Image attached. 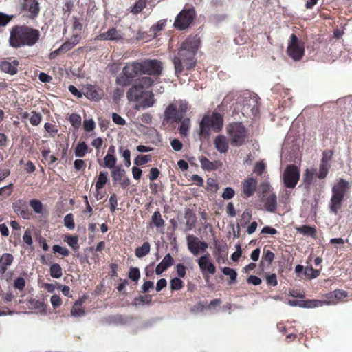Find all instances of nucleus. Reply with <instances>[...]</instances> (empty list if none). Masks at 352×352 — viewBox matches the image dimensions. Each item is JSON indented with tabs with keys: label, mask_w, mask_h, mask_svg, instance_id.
Returning a JSON list of instances; mask_svg holds the SVG:
<instances>
[{
	"label": "nucleus",
	"mask_w": 352,
	"mask_h": 352,
	"mask_svg": "<svg viewBox=\"0 0 352 352\" xmlns=\"http://www.w3.org/2000/svg\"><path fill=\"white\" fill-rule=\"evenodd\" d=\"M198 47V40L195 38H187L182 43L177 55L173 59L176 74H181L185 69L190 70L195 67V56Z\"/></svg>",
	"instance_id": "1"
},
{
	"label": "nucleus",
	"mask_w": 352,
	"mask_h": 352,
	"mask_svg": "<svg viewBox=\"0 0 352 352\" xmlns=\"http://www.w3.org/2000/svg\"><path fill=\"white\" fill-rule=\"evenodd\" d=\"M41 32L38 30L27 25H15L10 32L9 45L18 49L24 47H32L40 38Z\"/></svg>",
	"instance_id": "2"
},
{
	"label": "nucleus",
	"mask_w": 352,
	"mask_h": 352,
	"mask_svg": "<svg viewBox=\"0 0 352 352\" xmlns=\"http://www.w3.org/2000/svg\"><path fill=\"white\" fill-rule=\"evenodd\" d=\"M351 186V182L340 179L332 187V195L329 203L330 211L338 214L341 208L344 195Z\"/></svg>",
	"instance_id": "3"
},
{
	"label": "nucleus",
	"mask_w": 352,
	"mask_h": 352,
	"mask_svg": "<svg viewBox=\"0 0 352 352\" xmlns=\"http://www.w3.org/2000/svg\"><path fill=\"white\" fill-rule=\"evenodd\" d=\"M227 132L233 146H241L244 144L247 131L241 122H234L227 126Z\"/></svg>",
	"instance_id": "4"
},
{
	"label": "nucleus",
	"mask_w": 352,
	"mask_h": 352,
	"mask_svg": "<svg viewBox=\"0 0 352 352\" xmlns=\"http://www.w3.org/2000/svg\"><path fill=\"white\" fill-rule=\"evenodd\" d=\"M287 52L289 56L295 61L300 60L305 54L304 44L294 34L291 35L288 42Z\"/></svg>",
	"instance_id": "5"
},
{
	"label": "nucleus",
	"mask_w": 352,
	"mask_h": 352,
	"mask_svg": "<svg viewBox=\"0 0 352 352\" xmlns=\"http://www.w3.org/2000/svg\"><path fill=\"white\" fill-rule=\"evenodd\" d=\"M300 176V170L296 166L288 165L284 170L282 177L285 186L287 188H294L299 181Z\"/></svg>",
	"instance_id": "6"
},
{
	"label": "nucleus",
	"mask_w": 352,
	"mask_h": 352,
	"mask_svg": "<svg viewBox=\"0 0 352 352\" xmlns=\"http://www.w3.org/2000/svg\"><path fill=\"white\" fill-rule=\"evenodd\" d=\"M195 17V11L193 8L183 9L177 16L174 26L179 30H184L190 26Z\"/></svg>",
	"instance_id": "7"
},
{
	"label": "nucleus",
	"mask_w": 352,
	"mask_h": 352,
	"mask_svg": "<svg viewBox=\"0 0 352 352\" xmlns=\"http://www.w3.org/2000/svg\"><path fill=\"white\" fill-rule=\"evenodd\" d=\"M187 247L190 252L194 255L197 256L199 254L207 252L208 245L206 242L201 241L194 235H188L186 237Z\"/></svg>",
	"instance_id": "8"
},
{
	"label": "nucleus",
	"mask_w": 352,
	"mask_h": 352,
	"mask_svg": "<svg viewBox=\"0 0 352 352\" xmlns=\"http://www.w3.org/2000/svg\"><path fill=\"white\" fill-rule=\"evenodd\" d=\"M142 74L159 76L163 69V63L156 59H147L140 62Z\"/></svg>",
	"instance_id": "9"
},
{
	"label": "nucleus",
	"mask_w": 352,
	"mask_h": 352,
	"mask_svg": "<svg viewBox=\"0 0 352 352\" xmlns=\"http://www.w3.org/2000/svg\"><path fill=\"white\" fill-rule=\"evenodd\" d=\"M40 12L38 0H23L21 5V12L28 19L36 18Z\"/></svg>",
	"instance_id": "10"
},
{
	"label": "nucleus",
	"mask_w": 352,
	"mask_h": 352,
	"mask_svg": "<svg viewBox=\"0 0 352 352\" xmlns=\"http://www.w3.org/2000/svg\"><path fill=\"white\" fill-rule=\"evenodd\" d=\"M243 111L244 113L256 116L258 112V97L255 94H248L243 101Z\"/></svg>",
	"instance_id": "11"
},
{
	"label": "nucleus",
	"mask_w": 352,
	"mask_h": 352,
	"mask_svg": "<svg viewBox=\"0 0 352 352\" xmlns=\"http://www.w3.org/2000/svg\"><path fill=\"white\" fill-rule=\"evenodd\" d=\"M210 254L208 252L201 256L197 260L198 265L200 270L204 274L208 272L210 274H214L216 272V267L213 263L210 261Z\"/></svg>",
	"instance_id": "12"
},
{
	"label": "nucleus",
	"mask_w": 352,
	"mask_h": 352,
	"mask_svg": "<svg viewBox=\"0 0 352 352\" xmlns=\"http://www.w3.org/2000/svg\"><path fill=\"white\" fill-rule=\"evenodd\" d=\"M19 61L12 58H8L0 62L1 71L10 75H14L18 72Z\"/></svg>",
	"instance_id": "13"
},
{
	"label": "nucleus",
	"mask_w": 352,
	"mask_h": 352,
	"mask_svg": "<svg viewBox=\"0 0 352 352\" xmlns=\"http://www.w3.org/2000/svg\"><path fill=\"white\" fill-rule=\"evenodd\" d=\"M122 74L129 77L131 79L142 74L140 62H133L126 64L122 69Z\"/></svg>",
	"instance_id": "14"
},
{
	"label": "nucleus",
	"mask_w": 352,
	"mask_h": 352,
	"mask_svg": "<svg viewBox=\"0 0 352 352\" xmlns=\"http://www.w3.org/2000/svg\"><path fill=\"white\" fill-rule=\"evenodd\" d=\"M12 208L14 212L20 215L23 219H29L30 213L26 201L23 199L16 200L13 203Z\"/></svg>",
	"instance_id": "15"
},
{
	"label": "nucleus",
	"mask_w": 352,
	"mask_h": 352,
	"mask_svg": "<svg viewBox=\"0 0 352 352\" xmlns=\"http://www.w3.org/2000/svg\"><path fill=\"white\" fill-rule=\"evenodd\" d=\"M262 201L264 204L265 209L270 212H274L277 208V197L273 192L263 195Z\"/></svg>",
	"instance_id": "16"
},
{
	"label": "nucleus",
	"mask_w": 352,
	"mask_h": 352,
	"mask_svg": "<svg viewBox=\"0 0 352 352\" xmlns=\"http://www.w3.org/2000/svg\"><path fill=\"white\" fill-rule=\"evenodd\" d=\"M257 180L255 178L250 177L243 182V193L245 198L252 197L256 192Z\"/></svg>",
	"instance_id": "17"
},
{
	"label": "nucleus",
	"mask_w": 352,
	"mask_h": 352,
	"mask_svg": "<svg viewBox=\"0 0 352 352\" xmlns=\"http://www.w3.org/2000/svg\"><path fill=\"white\" fill-rule=\"evenodd\" d=\"M144 89L135 82L128 90L126 97L130 102L138 101L143 95H144Z\"/></svg>",
	"instance_id": "18"
},
{
	"label": "nucleus",
	"mask_w": 352,
	"mask_h": 352,
	"mask_svg": "<svg viewBox=\"0 0 352 352\" xmlns=\"http://www.w3.org/2000/svg\"><path fill=\"white\" fill-rule=\"evenodd\" d=\"M14 261V256L10 253H3L0 256V276L4 275L8 268L12 265Z\"/></svg>",
	"instance_id": "19"
},
{
	"label": "nucleus",
	"mask_w": 352,
	"mask_h": 352,
	"mask_svg": "<svg viewBox=\"0 0 352 352\" xmlns=\"http://www.w3.org/2000/svg\"><path fill=\"white\" fill-rule=\"evenodd\" d=\"M174 262L173 258L168 253L167 254L162 261L157 265L155 268V273L158 275L162 274L165 270H166L169 267H170Z\"/></svg>",
	"instance_id": "20"
},
{
	"label": "nucleus",
	"mask_w": 352,
	"mask_h": 352,
	"mask_svg": "<svg viewBox=\"0 0 352 352\" xmlns=\"http://www.w3.org/2000/svg\"><path fill=\"white\" fill-rule=\"evenodd\" d=\"M215 148L221 153H225L228 149L227 138L224 135H218L214 140Z\"/></svg>",
	"instance_id": "21"
},
{
	"label": "nucleus",
	"mask_w": 352,
	"mask_h": 352,
	"mask_svg": "<svg viewBox=\"0 0 352 352\" xmlns=\"http://www.w3.org/2000/svg\"><path fill=\"white\" fill-rule=\"evenodd\" d=\"M330 168V164L327 159L326 153L324 152L323 154V157L321 160L318 173H317V177L319 179H324L328 173Z\"/></svg>",
	"instance_id": "22"
},
{
	"label": "nucleus",
	"mask_w": 352,
	"mask_h": 352,
	"mask_svg": "<svg viewBox=\"0 0 352 352\" xmlns=\"http://www.w3.org/2000/svg\"><path fill=\"white\" fill-rule=\"evenodd\" d=\"M179 115L177 107L174 104L168 106L164 112V117L167 120L179 121L182 119Z\"/></svg>",
	"instance_id": "23"
},
{
	"label": "nucleus",
	"mask_w": 352,
	"mask_h": 352,
	"mask_svg": "<svg viewBox=\"0 0 352 352\" xmlns=\"http://www.w3.org/2000/svg\"><path fill=\"white\" fill-rule=\"evenodd\" d=\"M212 121V128L215 132H219L222 129L223 124V116L217 112H214L210 117Z\"/></svg>",
	"instance_id": "24"
},
{
	"label": "nucleus",
	"mask_w": 352,
	"mask_h": 352,
	"mask_svg": "<svg viewBox=\"0 0 352 352\" xmlns=\"http://www.w3.org/2000/svg\"><path fill=\"white\" fill-rule=\"evenodd\" d=\"M212 127V121L209 116H204L199 124L200 135H208Z\"/></svg>",
	"instance_id": "25"
},
{
	"label": "nucleus",
	"mask_w": 352,
	"mask_h": 352,
	"mask_svg": "<svg viewBox=\"0 0 352 352\" xmlns=\"http://www.w3.org/2000/svg\"><path fill=\"white\" fill-rule=\"evenodd\" d=\"M84 300L79 299L75 302L71 310V315L74 317H81L85 315V311L82 305Z\"/></svg>",
	"instance_id": "26"
},
{
	"label": "nucleus",
	"mask_w": 352,
	"mask_h": 352,
	"mask_svg": "<svg viewBox=\"0 0 352 352\" xmlns=\"http://www.w3.org/2000/svg\"><path fill=\"white\" fill-rule=\"evenodd\" d=\"M201 168L207 171H211L217 168V162H210L206 157L201 156L199 158Z\"/></svg>",
	"instance_id": "27"
},
{
	"label": "nucleus",
	"mask_w": 352,
	"mask_h": 352,
	"mask_svg": "<svg viewBox=\"0 0 352 352\" xmlns=\"http://www.w3.org/2000/svg\"><path fill=\"white\" fill-rule=\"evenodd\" d=\"M145 98L142 100L140 103V107L143 109L151 107L154 105L155 100L154 99V95L151 91H146L144 93Z\"/></svg>",
	"instance_id": "28"
},
{
	"label": "nucleus",
	"mask_w": 352,
	"mask_h": 352,
	"mask_svg": "<svg viewBox=\"0 0 352 352\" xmlns=\"http://www.w3.org/2000/svg\"><path fill=\"white\" fill-rule=\"evenodd\" d=\"M101 36L104 40H116L118 41L122 38V34L115 28H111L103 33Z\"/></svg>",
	"instance_id": "29"
},
{
	"label": "nucleus",
	"mask_w": 352,
	"mask_h": 352,
	"mask_svg": "<svg viewBox=\"0 0 352 352\" xmlns=\"http://www.w3.org/2000/svg\"><path fill=\"white\" fill-rule=\"evenodd\" d=\"M329 303L326 301L319 300H307L305 301H302V308H315L318 307H322L324 305H329Z\"/></svg>",
	"instance_id": "30"
},
{
	"label": "nucleus",
	"mask_w": 352,
	"mask_h": 352,
	"mask_svg": "<svg viewBox=\"0 0 352 352\" xmlns=\"http://www.w3.org/2000/svg\"><path fill=\"white\" fill-rule=\"evenodd\" d=\"M151 250V245L148 242H144L142 246L138 247L135 250V254L138 258H142L147 255Z\"/></svg>",
	"instance_id": "31"
},
{
	"label": "nucleus",
	"mask_w": 352,
	"mask_h": 352,
	"mask_svg": "<svg viewBox=\"0 0 352 352\" xmlns=\"http://www.w3.org/2000/svg\"><path fill=\"white\" fill-rule=\"evenodd\" d=\"M103 96V91L95 86L89 85V99L94 101H98Z\"/></svg>",
	"instance_id": "32"
},
{
	"label": "nucleus",
	"mask_w": 352,
	"mask_h": 352,
	"mask_svg": "<svg viewBox=\"0 0 352 352\" xmlns=\"http://www.w3.org/2000/svg\"><path fill=\"white\" fill-rule=\"evenodd\" d=\"M108 180V173L107 172H100L98 175L96 182V190H100L102 189L104 186L106 184Z\"/></svg>",
	"instance_id": "33"
},
{
	"label": "nucleus",
	"mask_w": 352,
	"mask_h": 352,
	"mask_svg": "<svg viewBox=\"0 0 352 352\" xmlns=\"http://www.w3.org/2000/svg\"><path fill=\"white\" fill-rule=\"evenodd\" d=\"M316 174L314 168H307L305 170L303 175V182L306 187H309L313 182L314 175Z\"/></svg>",
	"instance_id": "34"
},
{
	"label": "nucleus",
	"mask_w": 352,
	"mask_h": 352,
	"mask_svg": "<svg viewBox=\"0 0 352 352\" xmlns=\"http://www.w3.org/2000/svg\"><path fill=\"white\" fill-rule=\"evenodd\" d=\"M297 231L304 235L315 237L316 230L315 227L302 226L296 228Z\"/></svg>",
	"instance_id": "35"
},
{
	"label": "nucleus",
	"mask_w": 352,
	"mask_h": 352,
	"mask_svg": "<svg viewBox=\"0 0 352 352\" xmlns=\"http://www.w3.org/2000/svg\"><path fill=\"white\" fill-rule=\"evenodd\" d=\"M135 82L138 83L142 89H144L152 86L154 80L150 76H144L138 78L135 80Z\"/></svg>",
	"instance_id": "36"
},
{
	"label": "nucleus",
	"mask_w": 352,
	"mask_h": 352,
	"mask_svg": "<svg viewBox=\"0 0 352 352\" xmlns=\"http://www.w3.org/2000/svg\"><path fill=\"white\" fill-rule=\"evenodd\" d=\"M64 241L74 250H77L79 248L78 236L66 235L64 236Z\"/></svg>",
	"instance_id": "37"
},
{
	"label": "nucleus",
	"mask_w": 352,
	"mask_h": 352,
	"mask_svg": "<svg viewBox=\"0 0 352 352\" xmlns=\"http://www.w3.org/2000/svg\"><path fill=\"white\" fill-rule=\"evenodd\" d=\"M190 126V120L189 118H185L182 121L179 128V133L181 135L186 137L188 134V131Z\"/></svg>",
	"instance_id": "38"
},
{
	"label": "nucleus",
	"mask_w": 352,
	"mask_h": 352,
	"mask_svg": "<svg viewBox=\"0 0 352 352\" xmlns=\"http://www.w3.org/2000/svg\"><path fill=\"white\" fill-rule=\"evenodd\" d=\"M50 275L54 278H59L62 276V268L58 263H54L50 266Z\"/></svg>",
	"instance_id": "39"
},
{
	"label": "nucleus",
	"mask_w": 352,
	"mask_h": 352,
	"mask_svg": "<svg viewBox=\"0 0 352 352\" xmlns=\"http://www.w3.org/2000/svg\"><path fill=\"white\" fill-rule=\"evenodd\" d=\"M111 176L113 181L116 182L118 181L122 180V179L124 177L125 171L120 167L113 168L111 173Z\"/></svg>",
	"instance_id": "40"
},
{
	"label": "nucleus",
	"mask_w": 352,
	"mask_h": 352,
	"mask_svg": "<svg viewBox=\"0 0 352 352\" xmlns=\"http://www.w3.org/2000/svg\"><path fill=\"white\" fill-rule=\"evenodd\" d=\"M117 159L114 155H106L104 158V166L108 168H116Z\"/></svg>",
	"instance_id": "41"
},
{
	"label": "nucleus",
	"mask_w": 352,
	"mask_h": 352,
	"mask_svg": "<svg viewBox=\"0 0 352 352\" xmlns=\"http://www.w3.org/2000/svg\"><path fill=\"white\" fill-rule=\"evenodd\" d=\"M185 218L186 220V230H191L195 226L196 223V217L194 214L190 212H187L185 214Z\"/></svg>",
	"instance_id": "42"
},
{
	"label": "nucleus",
	"mask_w": 352,
	"mask_h": 352,
	"mask_svg": "<svg viewBox=\"0 0 352 352\" xmlns=\"http://www.w3.org/2000/svg\"><path fill=\"white\" fill-rule=\"evenodd\" d=\"M87 151V146L85 142L79 143L75 148L76 157H82L85 156Z\"/></svg>",
	"instance_id": "43"
},
{
	"label": "nucleus",
	"mask_w": 352,
	"mask_h": 352,
	"mask_svg": "<svg viewBox=\"0 0 352 352\" xmlns=\"http://www.w3.org/2000/svg\"><path fill=\"white\" fill-rule=\"evenodd\" d=\"M214 247L215 249V252H218L219 254L226 253L228 250V246L224 241H219L218 240H214Z\"/></svg>",
	"instance_id": "44"
},
{
	"label": "nucleus",
	"mask_w": 352,
	"mask_h": 352,
	"mask_svg": "<svg viewBox=\"0 0 352 352\" xmlns=\"http://www.w3.org/2000/svg\"><path fill=\"white\" fill-rule=\"evenodd\" d=\"M151 219L153 224L157 228L162 227L164 225V221L159 211H155L153 213Z\"/></svg>",
	"instance_id": "45"
},
{
	"label": "nucleus",
	"mask_w": 352,
	"mask_h": 352,
	"mask_svg": "<svg viewBox=\"0 0 352 352\" xmlns=\"http://www.w3.org/2000/svg\"><path fill=\"white\" fill-rule=\"evenodd\" d=\"M151 158V155H139L134 160V163L136 166H142L150 162Z\"/></svg>",
	"instance_id": "46"
},
{
	"label": "nucleus",
	"mask_w": 352,
	"mask_h": 352,
	"mask_svg": "<svg viewBox=\"0 0 352 352\" xmlns=\"http://www.w3.org/2000/svg\"><path fill=\"white\" fill-rule=\"evenodd\" d=\"M30 205L36 214H43V204L41 201L37 199L30 201Z\"/></svg>",
	"instance_id": "47"
},
{
	"label": "nucleus",
	"mask_w": 352,
	"mask_h": 352,
	"mask_svg": "<svg viewBox=\"0 0 352 352\" xmlns=\"http://www.w3.org/2000/svg\"><path fill=\"white\" fill-rule=\"evenodd\" d=\"M131 82V79L122 73V75H120L116 78V84L122 87H126L129 85Z\"/></svg>",
	"instance_id": "48"
},
{
	"label": "nucleus",
	"mask_w": 352,
	"mask_h": 352,
	"mask_svg": "<svg viewBox=\"0 0 352 352\" xmlns=\"http://www.w3.org/2000/svg\"><path fill=\"white\" fill-rule=\"evenodd\" d=\"M64 226L68 229V230H73L75 228V223L74 221V217L72 213L67 214L64 217Z\"/></svg>",
	"instance_id": "49"
},
{
	"label": "nucleus",
	"mask_w": 352,
	"mask_h": 352,
	"mask_svg": "<svg viewBox=\"0 0 352 352\" xmlns=\"http://www.w3.org/2000/svg\"><path fill=\"white\" fill-rule=\"evenodd\" d=\"M69 120L75 129H78L81 126V117L78 114H72L69 118Z\"/></svg>",
	"instance_id": "50"
},
{
	"label": "nucleus",
	"mask_w": 352,
	"mask_h": 352,
	"mask_svg": "<svg viewBox=\"0 0 352 352\" xmlns=\"http://www.w3.org/2000/svg\"><path fill=\"white\" fill-rule=\"evenodd\" d=\"M146 6L145 0H138L135 2V5L131 8V12L133 14L140 12Z\"/></svg>",
	"instance_id": "51"
},
{
	"label": "nucleus",
	"mask_w": 352,
	"mask_h": 352,
	"mask_svg": "<svg viewBox=\"0 0 352 352\" xmlns=\"http://www.w3.org/2000/svg\"><path fill=\"white\" fill-rule=\"evenodd\" d=\"M222 272L225 275L230 276V283H234L236 281L237 273L234 269L225 267L223 268Z\"/></svg>",
	"instance_id": "52"
},
{
	"label": "nucleus",
	"mask_w": 352,
	"mask_h": 352,
	"mask_svg": "<svg viewBox=\"0 0 352 352\" xmlns=\"http://www.w3.org/2000/svg\"><path fill=\"white\" fill-rule=\"evenodd\" d=\"M206 189L208 191L215 192L218 190L219 186L214 179L208 178L206 181Z\"/></svg>",
	"instance_id": "53"
},
{
	"label": "nucleus",
	"mask_w": 352,
	"mask_h": 352,
	"mask_svg": "<svg viewBox=\"0 0 352 352\" xmlns=\"http://www.w3.org/2000/svg\"><path fill=\"white\" fill-rule=\"evenodd\" d=\"M305 274L310 279L315 278L320 274V271L314 270L311 266L305 268Z\"/></svg>",
	"instance_id": "54"
},
{
	"label": "nucleus",
	"mask_w": 352,
	"mask_h": 352,
	"mask_svg": "<svg viewBox=\"0 0 352 352\" xmlns=\"http://www.w3.org/2000/svg\"><path fill=\"white\" fill-rule=\"evenodd\" d=\"M170 283L172 290H179L183 287V282L179 278L171 279Z\"/></svg>",
	"instance_id": "55"
},
{
	"label": "nucleus",
	"mask_w": 352,
	"mask_h": 352,
	"mask_svg": "<svg viewBox=\"0 0 352 352\" xmlns=\"http://www.w3.org/2000/svg\"><path fill=\"white\" fill-rule=\"evenodd\" d=\"M41 121V115L40 113H36L35 111L32 112V116L30 118V122L32 125L37 126L40 124Z\"/></svg>",
	"instance_id": "56"
},
{
	"label": "nucleus",
	"mask_w": 352,
	"mask_h": 352,
	"mask_svg": "<svg viewBox=\"0 0 352 352\" xmlns=\"http://www.w3.org/2000/svg\"><path fill=\"white\" fill-rule=\"evenodd\" d=\"M52 249L54 252L58 253L63 256H67L69 254V251L67 248L59 245H54Z\"/></svg>",
	"instance_id": "57"
},
{
	"label": "nucleus",
	"mask_w": 352,
	"mask_h": 352,
	"mask_svg": "<svg viewBox=\"0 0 352 352\" xmlns=\"http://www.w3.org/2000/svg\"><path fill=\"white\" fill-rule=\"evenodd\" d=\"M235 195V191L234 190L231 188V187H226L222 195H221V197L224 199H230L232 198H233Z\"/></svg>",
	"instance_id": "58"
},
{
	"label": "nucleus",
	"mask_w": 352,
	"mask_h": 352,
	"mask_svg": "<svg viewBox=\"0 0 352 352\" xmlns=\"http://www.w3.org/2000/svg\"><path fill=\"white\" fill-rule=\"evenodd\" d=\"M50 149L43 150L41 151L42 156L45 160H49V165L52 164L56 161V158L54 155H50Z\"/></svg>",
	"instance_id": "59"
},
{
	"label": "nucleus",
	"mask_w": 352,
	"mask_h": 352,
	"mask_svg": "<svg viewBox=\"0 0 352 352\" xmlns=\"http://www.w3.org/2000/svg\"><path fill=\"white\" fill-rule=\"evenodd\" d=\"M129 277L130 279L137 281L140 277V272L139 269L137 267L131 268L129 273Z\"/></svg>",
	"instance_id": "60"
},
{
	"label": "nucleus",
	"mask_w": 352,
	"mask_h": 352,
	"mask_svg": "<svg viewBox=\"0 0 352 352\" xmlns=\"http://www.w3.org/2000/svg\"><path fill=\"white\" fill-rule=\"evenodd\" d=\"M188 103L186 101H179V108L177 109L179 116L182 118L184 114L188 111Z\"/></svg>",
	"instance_id": "61"
},
{
	"label": "nucleus",
	"mask_w": 352,
	"mask_h": 352,
	"mask_svg": "<svg viewBox=\"0 0 352 352\" xmlns=\"http://www.w3.org/2000/svg\"><path fill=\"white\" fill-rule=\"evenodd\" d=\"M25 286V279L22 277L17 278L14 283V287L19 290H23Z\"/></svg>",
	"instance_id": "62"
},
{
	"label": "nucleus",
	"mask_w": 352,
	"mask_h": 352,
	"mask_svg": "<svg viewBox=\"0 0 352 352\" xmlns=\"http://www.w3.org/2000/svg\"><path fill=\"white\" fill-rule=\"evenodd\" d=\"M265 169V164L263 162H257L254 166V172L257 175H261Z\"/></svg>",
	"instance_id": "63"
},
{
	"label": "nucleus",
	"mask_w": 352,
	"mask_h": 352,
	"mask_svg": "<svg viewBox=\"0 0 352 352\" xmlns=\"http://www.w3.org/2000/svg\"><path fill=\"white\" fill-rule=\"evenodd\" d=\"M50 302L54 308H57L61 305L62 300L59 296L55 294L51 297Z\"/></svg>",
	"instance_id": "64"
}]
</instances>
